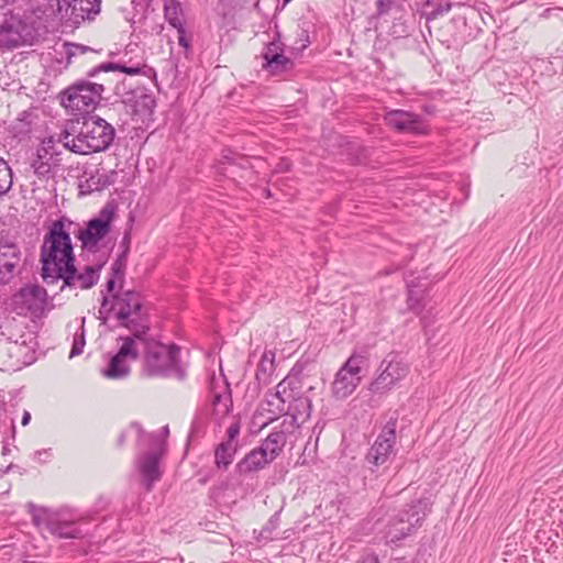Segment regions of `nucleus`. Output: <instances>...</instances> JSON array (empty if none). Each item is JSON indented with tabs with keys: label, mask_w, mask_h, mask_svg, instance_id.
Listing matches in <instances>:
<instances>
[{
	"label": "nucleus",
	"mask_w": 563,
	"mask_h": 563,
	"mask_svg": "<svg viewBox=\"0 0 563 563\" xmlns=\"http://www.w3.org/2000/svg\"><path fill=\"white\" fill-rule=\"evenodd\" d=\"M121 71L130 76L143 75L147 78L156 79V71L147 66L142 59L135 63L130 62H118V63H103L99 66L93 67L88 71L89 77H95L99 73L104 71Z\"/></svg>",
	"instance_id": "20"
},
{
	"label": "nucleus",
	"mask_w": 563,
	"mask_h": 563,
	"mask_svg": "<svg viewBox=\"0 0 563 563\" xmlns=\"http://www.w3.org/2000/svg\"><path fill=\"white\" fill-rule=\"evenodd\" d=\"M12 186V172L8 163L0 157V196L4 195Z\"/></svg>",
	"instance_id": "34"
},
{
	"label": "nucleus",
	"mask_w": 563,
	"mask_h": 563,
	"mask_svg": "<svg viewBox=\"0 0 563 563\" xmlns=\"http://www.w3.org/2000/svg\"><path fill=\"white\" fill-rule=\"evenodd\" d=\"M428 506L422 500H416L391 517L386 527L387 543L397 544L412 534L427 517Z\"/></svg>",
	"instance_id": "7"
},
{
	"label": "nucleus",
	"mask_w": 563,
	"mask_h": 563,
	"mask_svg": "<svg viewBox=\"0 0 563 563\" xmlns=\"http://www.w3.org/2000/svg\"><path fill=\"white\" fill-rule=\"evenodd\" d=\"M368 356L365 351H354L339 368L331 385L332 395L336 399L351 396L363 378V372L368 368Z\"/></svg>",
	"instance_id": "6"
},
{
	"label": "nucleus",
	"mask_w": 563,
	"mask_h": 563,
	"mask_svg": "<svg viewBox=\"0 0 563 563\" xmlns=\"http://www.w3.org/2000/svg\"><path fill=\"white\" fill-rule=\"evenodd\" d=\"M57 13L70 26L78 27L85 21L93 20L100 12L101 0H56Z\"/></svg>",
	"instance_id": "16"
},
{
	"label": "nucleus",
	"mask_w": 563,
	"mask_h": 563,
	"mask_svg": "<svg viewBox=\"0 0 563 563\" xmlns=\"http://www.w3.org/2000/svg\"><path fill=\"white\" fill-rule=\"evenodd\" d=\"M117 279H118V278H115V277H113V276H112V277L107 282V285H106V287H107V292H108L109 295H111V297L113 296V295H112V292H113V290H114Z\"/></svg>",
	"instance_id": "48"
},
{
	"label": "nucleus",
	"mask_w": 563,
	"mask_h": 563,
	"mask_svg": "<svg viewBox=\"0 0 563 563\" xmlns=\"http://www.w3.org/2000/svg\"><path fill=\"white\" fill-rule=\"evenodd\" d=\"M12 323L13 320L11 319L0 320V334L4 336L1 353L7 356L3 364L8 369L18 371L30 365L33 356L31 347L26 344L25 340H12L11 336H7L3 329H8Z\"/></svg>",
	"instance_id": "15"
},
{
	"label": "nucleus",
	"mask_w": 563,
	"mask_h": 563,
	"mask_svg": "<svg viewBox=\"0 0 563 563\" xmlns=\"http://www.w3.org/2000/svg\"><path fill=\"white\" fill-rule=\"evenodd\" d=\"M386 124L397 132L412 135L426 134L428 125L422 115L395 109L385 114Z\"/></svg>",
	"instance_id": "18"
},
{
	"label": "nucleus",
	"mask_w": 563,
	"mask_h": 563,
	"mask_svg": "<svg viewBox=\"0 0 563 563\" xmlns=\"http://www.w3.org/2000/svg\"><path fill=\"white\" fill-rule=\"evenodd\" d=\"M122 342L119 351L110 358L108 367L101 373L109 379H122L130 374V362L136 361L140 354L136 339L133 336H120Z\"/></svg>",
	"instance_id": "14"
},
{
	"label": "nucleus",
	"mask_w": 563,
	"mask_h": 563,
	"mask_svg": "<svg viewBox=\"0 0 563 563\" xmlns=\"http://www.w3.org/2000/svg\"><path fill=\"white\" fill-rule=\"evenodd\" d=\"M86 341H85V333H84V327H81L80 333H75L74 340H73V346L69 353V357L73 358L77 355H80L84 351Z\"/></svg>",
	"instance_id": "37"
},
{
	"label": "nucleus",
	"mask_w": 563,
	"mask_h": 563,
	"mask_svg": "<svg viewBox=\"0 0 563 563\" xmlns=\"http://www.w3.org/2000/svg\"><path fill=\"white\" fill-rule=\"evenodd\" d=\"M115 319L120 324L133 333V338L141 340L150 330L148 312L140 292L123 290L113 294L110 303Z\"/></svg>",
	"instance_id": "5"
},
{
	"label": "nucleus",
	"mask_w": 563,
	"mask_h": 563,
	"mask_svg": "<svg viewBox=\"0 0 563 563\" xmlns=\"http://www.w3.org/2000/svg\"><path fill=\"white\" fill-rule=\"evenodd\" d=\"M409 373V364L399 353H388L379 363L368 390L384 395L398 385Z\"/></svg>",
	"instance_id": "8"
},
{
	"label": "nucleus",
	"mask_w": 563,
	"mask_h": 563,
	"mask_svg": "<svg viewBox=\"0 0 563 563\" xmlns=\"http://www.w3.org/2000/svg\"><path fill=\"white\" fill-rule=\"evenodd\" d=\"M407 287H408V308L413 311L415 313H420L424 307L422 300L423 290L420 289V286L415 283L413 279H407Z\"/></svg>",
	"instance_id": "30"
},
{
	"label": "nucleus",
	"mask_w": 563,
	"mask_h": 563,
	"mask_svg": "<svg viewBox=\"0 0 563 563\" xmlns=\"http://www.w3.org/2000/svg\"><path fill=\"white\" fill-rule=\"evenodd\" d=\"M179 44L184 45V46H187V43L185 42V40H184V37L181 35L179 36Z\"/></svg>",
	"instance_id": "50"
},
{
	"label": "nucleus",
	"mask_w": 563,
	"mask_h": 563,
	"mask_svg": "<svg viewBox=\"0 0 563 563\" xmlns=\"http://www.w3.org/2000/svg\"><path fill=\"white\" fill-rule=\"evenodd\" d=\"M357 563H379L378 556L374 553L363 555Z\"/></svg>",
	"instance_id": "47"
},
{
	"label": "nucleus",
	"mask_w": 563,
	"mask_h": 563,
	"mask_svg": "<svg viewBox=\"0 0 563 563\" xmlns=\"http://www.w3.org/2000/svg\"><path fill=\"white\" fill-rule=\"evenodd\" d=\"M287 421L284 420L282 428L271 432L267 438L262 442L260 448L266 453L272 462L280 454L286 445L288 431L286 430Z\"/></svg>",
	"instance_id": "24"
},
{
	"label": "nucleus",
	"mask_w": 563,
	"mask_h": 563,
	"mask_svg": "<svg viewBox=\"0 0 563 563\" xmlns=\"http://www.w3.org/2000/svg\"><path fill=\"white\" fill-rule=\"evenodd\" d=\"M45 528L49 533L59 539H81L85 536L80 522L76 520L49 518L45 521Z\"/></svg>",
	"instance_id": "22"
},
{
	"label": "nucleus",
	"mask_w": 563,
	"mask_h": 563,
	"mask_svg": "<svg viewBox=\"0 0 563 563\" xmlns=\"http://www.w3.org/2000/svg\"><path fill=\"white\" fill-rule=\"evenodd\" d=\"M70 267L62 271L59 280H63L60 289L65 287L75 289H89L97 284L99 280L100 265L91 266L87 265L82 271H78L75 266V262L69 265Z\"/></svg>",
	"instance_id": "19"
},
{
	"label": "nucleus",
	"mask_w": 563,
	"mask_h": 563,
	"mask_svg": "<svg viewBox=\"0 0 563 563\" xmlns=\"http://www.w3.org/2000/svg\"><path fill=\"white\" fill-rule=\"evenodd\" d=\"M129 435H135L136 439L139 441H141L142 438H143V429H142V427L139 423H136V422L131 423L130 427L120 434V437L118 439L119 445H122L124 440H125V438L129 437Z\"/></svg>",
	"instance_id": "38"
},
{
	"label": "nucleus",
	"mask_w": 563,
	"mask_h": 563,
	"mask_svg": "<svg viewBox=\"0 0 563 563\" xmlns=\"http://www.w3.org/2000/svg\"><path fill=\"white\" fill-rule=\"evenodd\" d=\"M104 87L102 84L81 80L62 92V104L73 111L87 112L101 100Z\"/></svg>",
	"instance_id": "11"
},
{
	"label": "nucleus",
	"mask_w": 563,
	"mask_h": 563,
	"mask_svg": "<svg viewBox=\"0 0 563 563\" xmlns=\"http://www.w3.org/2000/svg\"><path fill=\"white\" fill-rule=\"evenodd\" d=\"M88 52H93V49L89 46L77 43L65 42L63 44V53L67 57L68 63L71 62V58L86 54Z\"/></svg>",
	"instance_id": "35"
},
{
	"label": "nucleus",
	"mask_w": 563,
	"mask_h": 563,
	"mask_svg": "<svg viewBox=\"0 0 563 563\" xmlns=\"http://www.w3.org/2000/svg\"><path fill=\"white\" fill-rule=\"evenodd\" d=\"M30 420H31L30 412L24 411L23 417H22V424L26 426L30 422Z\"/></svg>",
	"instance_id": "49"
},
{
	"label": "nucleus",
	"mask_w": 563,
	"mask_h": 563,
	"mask_svg": "<svg viewBox=\"0 0 563 563\" xmlns=\"http://www.w3.org/2000/svg\"><path fill=\"white\" fill-rule=\"evenodd\" d=\"M239 434H240V422L234 421L227 429V438L224 441H228L231 443H238Z\"/></svg>",
	"instance_id": "41"
},
{
	"label": "nucleus",
	"mask_w": 563,
	"mask_h": 563,
	"mask_svg": "<svg viewBox=\"0 0 563 563\" xmlns=\"http://www.w3.org/2000/svg\"><path fill=\"white\" fill-rule=\"evenodd\" d=\"M164 13L169 24L177 29L179 33L184 32L181 4L177 0H165Z\"/></svg>",
	"instance_id": "29"
},
{
	"label": "nucleus",
	"mask_w": 563,
	"mask_h": 563,
	"mask_svg": "<svg viewBox=\"0 0 563 563\" xmlns=\"http://www.w3.org/2000/svg\"><path fill=\"white\" fill-rule=\"evenodd\" d=\"M158 463L159 454L157 451L146 452L136 460L137 471L147 492H151L154 483L161 478Z\"/></svg>",
	"instance_id": "21"
},
{
	"label": "nucleus",
	"mask_w": 563,
	"mask_h": 563,
	"mask_svg": "<svg viewBox=\"0 0 563 563\" xmlns=\"http://www.w3.org/2000/svg\"><path fill=\"white\" fill-rule=\"evenodd\" d=\"M141 98H142V100H143V106H144V108H146V109H147V110H150V111H153V109H154V108H155V106H156V102H155L154 97H153V96H151V95H146V93H144V95H142V96H141Z\"/></svg>",
	"instance_id": "45"
},
{
	"label": "nucleus",
	"mask_w": 563,
	"mask_h": 563,
	"mask_svg": "<svg viewBox=\"0 0 563 563\" xmlns=\"http://www.w3.org/2000/svg\"><path fill=\"white\" fill-rule=\"evenodd\" d=\"M131 5L133 7V14L130 18V20L135 23L140 22L144 18V13L146 11V8L148 5L147 0H131Z\"/></svg>",
	"instance_id": "36"
},
{
	"label": "nucleus",
	"mask_w": 563,
	"mask_h": 563,
	"mask_svg": "<svg viewBox=\"0 0 563 563\" xmlns=\"http://www.w3.org/2000/svg\"><path fill=\"white\" fill-rule=\"evenodd\" d=\"M53 167V154L48 152L46 146L38 147L31 162L34 174L41 179H47L52 176Z\"/></svg>",
	"instance_id": "26"
},
{
	"label": "nucleus",
	"mask_w": 563,
	"mask_h": 563,
	"mask_svg": "<svg viewBox=\"0 0 563 563\" xmlns=\"http://www.w3.org/2000/svg\"><path fill=\"white\" fill-rule=\"evenodd\" d=\"M115 136L114 128L99 115L85 118L77 128L67 125L57 137V142L73 153L87 155L109 148Z\"/></svg>",
	"instance_id": "2"
},
{
	"label": "nucleus",
	"mask_w": 563,
	"mask_h": 563,
	"mask_svg": "<svg viewBox=\"0 0 563 563\" xmlns=\"http://www.w3.org/2000/svg\"><path fill=\"white\" fill-rule=\"evenodd\" d=\"M396 428V421H388L369 448L365 462L372 472L385 465L395 453Z\"/></svg>",
	"instance_id": "13"
},
{
	"label": "nucleus",
	"mask_w": 563,
	"mask_h": 563,
	"mask_svg": "<svg viewBox=\"0 0 563 563\" xmlns=\"http://www.w3.org/2000/svg\"><path fill=\"white\" fill-rule=\"evenodd\" d=\"M33 23L19 14H5L0 23V47L15 48L30 45L37 37Z\"/></svg>",
	"instance_id": "9"
},
{
	"label": "nucleus",
	"mask_w": 563,
	"mask_h": 563,
	"mask_svg": "<svg viewBox=\"0 0 563 563\" xmlns=\"http://www.w3.org/2000/svg\"><path fill=\"white\" fill-rule=\"evenodd\" d=\"M275 371V353L265 351L256 368L255 378L260 385H267Z\"/></svg>",
	"instance_id": "27"
},
{
	"label": "nucleus",
	"mask_w": 563,
	"mask_h": 563,
	"mask_svg": "<svg viewBox=\"0 0 563 563\" xmlns=\"http://www.w3.org/2000/svg\"><path fill=\"white\" fill-rule=\"evenodd\" d=\"M263 68L268 70L273 75L284 73L292 67L290 58L284 55V53L271 55L269 59L263 62Z\"/></svg>",
	"instance_id": "31"
},
{
	"label": "nucleus",
	"mask_w": 563,
	"mask_h": 563,
	"mask_svg": "<svg viewBox=\"0 0 563 563\" xmlns=\"http://www.w3.org/2000/svg\"><path fill=\"white\" fill-rule=\"evenodd\" d=\"M115 213V207L107 203L97 217L90 219L85 228H78L77 232H73L81 242V247L89 252H96L98 244L110 232L111 223Z\"/></svg>",
	"instance_id": "10"
},
{
	"label": "nucleus",
	"mask_w": 563,
	"mask_h": 563,
	"mask_svg": "<svg viewBox=\"0 0 563 563\" xmlns=\"http://www.w3.org/2000/svg\"><path fill=\"white\" fill-rule=\"evenodd\" d=\"M53 456L52 449H42L34 453V460L40 463H46Z\"/></svg>",
	"instance_id": "43"
},
{
	"label": "nucleus",
	"mask_w": 563,
	"mask_h": 563,
	"mask_svg": "<svg viewBox=\"0 0 563 563\" xmlns=\"http://www.w3.org/2000/svg\"><path fill=\"white\" fill-rule=\"evenodd\" d=\"M24 267L20 245L8 238L0 239V284L5 285L19 276Z\"/></svg>",
	"instance_id": "17"
},
{
	"label": "nucleus",
	"mask_w": 563,
	"mask_h": 563,
	"mask_svg": "<svg viewBox=\"0 0 563 563\" xmlns=\"http://www.w3.org/2000/svg\"><path fill=\"white\" fill-rule=\"evenodd\" d=\"M283 53L282 43L278 40L269 42L262 52L263 62L269 59L271 55Z\"/></svg>",
	"instance_id": "40"
},
{
	"label": "nucleus",
	"mask_w": 563,
	"mask_h": 563,
	"mask_svg": "<svg viewBox=\"0 0 563 563\" xmlns=\"http://www.w3.org/2000/svg\"><path fill=\"white\" fill-rule=\"evenodd\" d=\"M390 4H391V1H389V0H378L376 2L377 12L379 14L386 13L388 11V9L390 8Z\"/></svg>",
	"instance_id": "46"
},
{
	"label": "nucleus",
	"mask_w": 563,
	"mask_h": 563,
	"mask_svg": "<svg viewBox=\"0 0 563 563\" xmlns=\"http://www.w3.org/2000/svg\"><path fill=\"white\" fill-rule=\"evenodd\" d=\"M111 271H112L113 277L118 278L119 280H122L123 275H124V264H123V262L120 258L117 260L112 264Z\"/></svg>",
	"instance_id": "44"
},
{
	"label": "nucleus",
	"mask_w": 563,
	"mask_h": 563,
	"mask_svg": "<svg viewBox=\"0 0 563 563\" xmlns=\"http://www.w3.org/2000/svg\"><path fill=\"white\" fill-rule=\"evenodd\" d=\"M300 380L297 376L288 375L276 386L275 393L266 396V408L273 415H289L288 428H298L311 415L312 404L308 396L300 394Z\"/></svg>",
	"instance_id": "3"
},
{
	"label": "nucleus",
	"mask_w": 563,
	"mask_h": 563,
	"mask_svg": "<svg viewBox=\"0 0 563 563\" xmlns=\"http://www.w3.org/2000/svg\"><path fill=\"white\" fill-rule=\"evenodd\" d=\"M73 221L60 218L53 221L43 238L40 262L42 264V278L47 285L60 279L62 271L75 262L73 244L70 240Z\"/></svg>",
	"instance_id": "1"
},
{
	"label": "nucleus",
	"mask_w": 563,
	"mask_h": 563,
	"mask_svg": "<svg viewBox=\"0 0 563 563\" xmlns=\"http://www.w3.org/2000/svg\"><path fill=\"white\" fill-rule=\"evenodd\" d=\"M232 406L231 395L229 393L214 394L212 397L213 415L217 417H224L229 413Z\"/></svg>",
	"instance_id": "32"
},
{
	"label": "nucleus",
	"mask_w": 563,
	"mask_h": 563,
	"mask_svg": "<svg viewBox=\"0 0 563 563\" xmlns=\"http://www.w3.org/2000/svg\"><path fill=\"white\" fill-rule=\"evenodd\" d=\"M452 3L450 1H441V2H430L426 3L427 8H431L430 11L426 12L427 21L435 20L439 16H442L449 13L452 9Z\"/></svg>",
	"instance_id": "33"
},
{
	"label": "nucleus",
	"mask_w": 563,
	"mask_h": 563,
	"mask_svg": "<svg viewBox=\"0 0 563 563\" xmlns=\"http://www.w3.org/2000/svg\"><path fill=\"white\" fill-rule=\"evenodd\" d=\"M136 342L145 350L143 371L147 376L174 377L179 380L186 377V367L179 360V346L145 339L144 335Z\"/></svg>",
	"instance_id": "4"
},
{
	"label": "nucleus",
	"mask_w": 563,
	"mask_h": 563,
	"mask_svg": "<svg viewBox=\"0 0 563 563\" xmlns=\"http://www.w3.org/2000/svg\"><path fill=\"white\" fill-rule=\"evenodd\" d=\"M34 521H35L36 525H40V521H38L37 517H34Z\"/></svg>",
	"instance_id": "51"
},
{
	"label": "nucleus",
	"mask_w": 563,
	"mask_h": 563,
	"mask_svg": "<svg viewBox=\"0 0 563 563\" xmlns=\"http://www.w3.org/2000/svg\"><path fill=\"white\" fill-rule=\"evenodd\" d=\"M272 460L258 446L246 454L238 464L236 471L240 474H247L264 468Z\"/></svg>",
	"instance_id": "25"
},
{
	"label": "nucleus",
	"mask_w": 563,
	"mask_h": 563,
	"mask_svg": "<svg viewBox=\"0 0 563 563\" xmlns=\"http://www.w3.org/2000/svg\"><path fill=\"white\" fill-rule=\"evenodd\" d=\"M238 451V443L222 441L216 449L214 462L219 468H228Z\"/></svg>",
	"instance_id": "28"
},
{
	"label": "nucleus",
	"mask_w": 563,
	"mask_h": 563,
	"mask_svg": "<svg viewBox=\"0 0 563 563\" xmlns=\"http://www.w3.org/2000/svg\"><path fill=\"white\" fill-rule=\"evenodd\" d=\"M110 313H113V310H110L109 297L108 295H103L98 318L101 319L102 322L104 323L109 318Z\"/></svg>",
	"instance_id": "42"
},
{
	"label": "nucleus",
	"mask_w": 563,
	"mask_h": 563,
	"mask_svg": "<svg viewBox=\"0 0 563 563\" xmlns=\"http://www.w3.org/2000/svg\"><path fill=\"white\" fill-rule=\"evenodd\" d=\"M47 302V291L38 285H26L12 295L10 309L19 316L41 317Z\"/></svg>",
	"instance_id": "12"
},
{
	"label": "nucleus",
	"mask_w": 563,
	"mask_h": 563,
	"mask_svg": "<svg viewBox=\"0 0 563 563\" xmlns=\"http://www.w3.org/2000/svg\"><path fill=\"white\" fill-rule=\"evenodd\" d=\"M169 434V429H168V426H164L162 429H161V433L159 434H150L148 435V439L151 441V444L156 449V450H161L163 451L164 450V438L168 437Z\"/></svg>",
	"instance_id": "39"
},
{
	"label": "nucleus",
	"mask_w": 563,
	"mask_h": 563,
	"mask_svg": "<svg viewBox=\"0 0 563 563\" xmlns=\"http://www.w3.org/2000/svg\"><path fill=\"white\" fill-rule=\"evenodd\" d=\"M110 185L108 174L100 168L86 169L80 178L79 190L82 195L100 191Z\"/></svg>",
	"instance_id": "23"
}]
</instances>
